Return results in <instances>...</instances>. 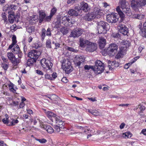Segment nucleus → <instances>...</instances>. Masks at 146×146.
<instances>
[{
    "mask_svg": "<svg viewBox=\"0 0 146 146\" xmlns=\"http://www.w3.org/2000/svg\"><path fill=\"white\" fill-rule=\"evenodd\" d=\"M93 12L95 16H96V18H100L104 15L103 11L97 7L94 8Z\"/></svg>",
    "mask_w": 146,
    "mask_h": 146,
    "instance_id": "nucleus-11",
    "label": "nucleus"
},
{
    "mask_svg": "<svg viewBox=\"0 0 146 146\" xmlns=\"http://www.w3.org/2000/svg\"><path fill=\"white\" fill-rule=\"evenodd\" d=\"M12 43L15 44L17 42L16 36L15 35H13L12 37Z\"/></svg>",
    "mask_w": 146,
    "mask_h": 146,
    "instance_id": "nucleus-57",
    "label": "nucleus"
},
{
    "mask_svg": "<svg viewBox=\"0 0 146 146\" xmlns=\"http://www.w3.org/2000/svg\"><path fill=\"white\" fill-rule=\"evenodd\" d=\"M132 63L129 62L126 64L124 66V68L125 69H128L129 66L132 64Z\"/></svg>",
    "mask_w": 146,
    "mask_h": 146,
    "instance_id": "nucleus-60",
    "label": "nucleus"
},
{
    "mask_svg": "<svg viewBox=\"0 0 146 146\" xmlns=\"http://www.w3.org/2000/svg\"><path fill=\"white\" fill-rule=\"evenodd\" d=\"M71 21V20L70 19L68 18V17H66V18L64 19V23H65V24H64V25L67 26L68 25V23L66 24V23L67 22L68 23H70Z\"/></svg>",
    "mask_w": 146,
    "mask_h": 146,
    "instance_id": "nucleus-48",
    "label": "nucleus"
},
{
    "mask_svg": "<svg viewBox=\"0 0 146 146\" xmlns=\"http://www.w3.org/2000/svg\"><path fill=\"white\" fill-rule=\"evenodd\" d=\"M26 29L28 33H31L33 31H34V29L33 27L32 26H28L26 27Z\"/></svg>",
    "mask_w": 146,
    "mask_h": 146,
    "instance_id": "nucleus-43",
    "label": "nucleus"
},
{
    "mask_svg": "<svg viewBox=\"0 0 146 146\" xmlns=\"http://www.w3.org/2000/svg\"><path fill=\"white\" fill-rule=\"evenodd\" d=\"M21 60L19 58H16L15 57L10 61L11 62L14 66H16L18 65V64L20 62Z\"/></svg>",
    "mask_w": 146,
    "mask_h": 146,
    "instance_id": "nucleus-22",
    "label": "nucleus"
},
{
    "mask_svg": "<svg viewBox=\"0 0 146 146\" xmlns=\"http://www.w3.org/2000/svg\"><path fill=\"white\" fill-rule=\"evenodd\" d=\"M88 112L94 115L100 116L102 115L101 113L99 112L98 110H88Z\"/></svg>",
    "mask_w": 146,
    "mask_h": 146,
    "instance_id": "nucleus-27",
    "label": "nucleus"
},
{
    "mask_svg": "<svg viewBox=\"0 0 146 146\" xmlns=\"http://www.w3.org/2000/svg\"><path fill=\"white\" fill-rule=\"evenodd\" d=\"M107 20L109 23H115L118 21V18L114 13L108 15L107 16Z\"/></svg>",
    "mask_w": 146,
    "mask_h": 146,
    "instance_id": "nucleus-8",
    "label": "nucleus"
},
{
    "mask_svg": "<svg viewBox=\"0 0 146 146\" xmlns=\"http://www.w3.org/2000/svg\"><path fill=\"white\" fill-rule=\"evenodd\" d=\"M35 139L37 141L39 142L40 143H44L46 142V140L44 138L41 139H38L35 138Z\"/></svg>",
    "mask_w": 146,
    "mask_h": 146,
    "instance_id": "nucleus-44",
    "label": "nucleus"
},
{
    "mask_svg": "<svg viewBox=\"0 0 146 146\" xmlns=\"http://www.w3.org/2000/svg\"><path fill=\"white\" fill-rule=\"evenodd\" d=\"M48 98L50 99L51 100H54V98H56L57 100H59V98L57 97V96L54 94L52 95V96H46Z\"/></svg>",
    "mask_w": 146,
    "mask_h": 146,
    "instance_id": "nucleus-46",
    "label": "nucleus"
},
{
    "mask_svg": "<svg viewBox=\"0 0 146 146\" xmlns=\"http://www.w3.org/2000/svg\"><path fill=\"white\" fill-rule=\"evenodd\" d=\"M131 144L133 146H139L138 143L137 141L131 142Z\"/></svg>",
    "mask_w": 146,
    "mask_h": 146,
    "instance_id": "nucleus-63",
    "label": "nucleus"
},
{
    "mask_svg": "<svg viewBox=\"0 0 146 146\" xmlns=\"http://www.w3.org/2000/svg\"><path fill=\"white\" fill-rule=\"evenodd\" d=\"M41 63L43 67L47 70H50L53 65L52 63L49 60L45 58L42 60Z\"/></svg>",
    "mask_w": 146,
    "mask_h": 146,
    "instance_id": "nucleus-6",
    "label": "nucleus"
},
{
    "mask_svg": "<svg viewBox=\"0 0 146 146\" xmlns=\"http://www.w3.org/2000/svg\"><path fill=\"white\" fill-rule=\"evenodd\" d=\"M7 56L10 61L15 57L14 54L11 52H8L7 54Z\"/></svg>",
    "mask_w": 146,
    "mask_h": 146,
    "instance_id": "nucleus-35",
    "label": "nucleus"
},
{
    "mask_svg": "<svg viewBox=\"0 0 146 146\" xmlns=\"http://www.w3.org/2000/svg\"><path fill=\"white\" fill-rule=\"evenodd\" d=\"M2 66L5 70H6L8 67V65L4 63H2Z\"/></svg>",
    "mask_w": 146,
    "mask_h": 146,
    "instance_id": "nucleus-56",
    "label": "nucleus"
},
{
    "mask_svg": "<svg viewBox=\"0 0 146 146\" xmlns=\"http://www.w3.org/2000/svg\"><path fill=\"white\" fill-rule=\"evenodd\" d=\"M131 8L134 10H136L139 7L138 1L135 0H132L131 2Z\"/></svg>",
    "mask_w": 146,
    "mask_h": 146,
    "instance_id": "nucleus-18",
    "label": "nucleus"
},
{
    "mask_svg": "<svg viewBox=\"0 0 146 146\" xmlns=\"http://www.w3.org/2000/svg\"><path fill=\"white\" fill-rule=\"evenodd\" d=\"M54 120L56 124L59 125V126L54 125L55 131L60 134L63 133L64 131V125H63L64 122L59 117L55 118Z\"/></svg>",
    "mask_w": 146,
    "mask_h": 146,
    "instance_id": "nucleus-1",
    "label": "nucleus"
},
{
    "mask_svg": "<svg viewBox=\"0 0 146 146\" xmlns=\"http://www.w3.org/2000/svg\"><path fill=\"white\" fill-rule=\"evenodd\" d=\"M45 13L44 12L40 11L39 13V17L38 20L39 23H41L43 21H45Z\"/></svg>",
    "mask_w": 146,
    "mask_h": 146,
    "instance_id": "nucleus-23",
    "label": "nucleus"
},
{
    "mask_svg": "<svg viewBox=\"0 0 146 146\" xmlns=\"http://www.w3.org/2000/svg\"><path fill=\"white\" fill-rule=\"evenodd\" d=\"M90 9V7L87 3L84 1L81 2L80 9H79V10H82L84 12H86L88 11Z\"/></svg>",
    "mask_w": 146,
    "mask_h": 146,
    "instance_id": "nucleus-12",
    "label": "nucleus"
},
{
    "mask_svg": "<svg viewBox=\"0 0 146 146\" xmlns=\"http://www.w3.org/2000/svg\"><path fill=\"white\" fill-rule=\"evenodd\" d=\"M73 68L71 62L67 59H64V71L66 73L68 74L72 71Z\"/></svg>",
    "mask_w": 146,
    "mask_h": 146,
    "instance_id": "nucleus-7",
    "label": "nucleus"
},
{
    "mask_svg": "<svg viewBox=\"0 0 146 146\" xmlns=\"http://www.w3.org/2000/svg\"><path fill=\"white\" fill-rule=\"evenodd\" d=\"M41 54L40 51L36 50H33L29 52L28 56L30 58L33 59L34 62H36V60Z\"/></svg>",
    "mask_w": 146,
    "mask_h": 146,
    "instance_id": "nucleus-5",
    "label": "nucleus"
},
{
    "mask_svg": "<svg viewBox=\"0 0 146 146\" xmlns=\"http://www.w3.org/2000/svg\"><path fill=\"white\" fill-rule=\"evenodd\" d=\"M45 78L50 80H52V78H51V75L50 74H45Z\"/></svg>",
    "mask_w": 146,
    "mask_h": 146,
    "instance_id": "nucleus-55",
    "label": "nucleus"
},
{
    "mask_svg": "<svg viewBox=\"0 0 146 146\" xmlns=\"http://www.w3.org/2000/svg\"><path fill=\"white\" fill-rule=\"evenodd\" d=\"M118 29L119 32L123 35H128L127 34L129 33L128 29L125 25L121 23L119 24Z\"/></svg>",
    "mask_w": 146,
    "mask_h": 146,
    "instance_id": "nucleus-9",
    "label": "nucleus"
},
{
    "mask_svg": "<svg viewBox=\"0 0 146 146\" xmlns=\"http://www.w3.org/2000/svg\"><path fill=\"white\" fill-rule=\"evenodd\" d=\"M57 77V74L56 72H53L51 75V78H52V80H54Z\"/></svg>",
    "mask_w": 146,
    "mask_h": 146,
    "instance_id": "nucleus-59",
    "label": "nucleus"
},
{
    "mask_svg": "<svg viewBox=\"0 0 146 146\" xmlns=\"http://www.w3.org/2000/svg\"><path fill=\"white\" fill-rule=\"evenodd\" d=\"M20 50L19 46L17 44H15L14 48L12 49V52L15 54H17Z\"/></svg>",
    "mask_w": 146,
    "mask_h": 146,
    "instance_id": "nucleus-31",
    "label": "nucleus"
},
{
    "mask_svg": "<svg viewBox=\"0 0 146 146\" xmlns=\"http://www.w3.org/2000/svg\"><path fill=\"white\" fill-rule=\"evenodd\" d=\"M84 68L86 70H89L90 69H92L94 71L93 66L86 65L84 66Z\"/></svg>",
    "mask_w": 146,
    "mask_h": 146,
    "instance_id": "nucleus-50",
    "label": "nucleus"
},
{
    "mask_svg": "<svg viewBox=\"0 0 146 146\" xmlns=\"http://www.w3.org/2000/svg\"><path fill=\"white\" fill-rule=\"evenodd\" d=\"M6 7H7V10H15L17 8V7L16 5H8L7 6V7L6 6Z\"/></svg>",
    "mask_w": 146,
    "mask_h": 146,
    "instance_id": "nucleus-36",
    "label": "nucleus"
},
{
    "mask_svg": "<svg viewBox=\"0 0 146 146\" xmlns=\"http://www.w3.org/2000/svg\"><path fill=\"white\" fill-rule=\"evenodd\" d=\"M57 11V9L55 7L52 8L51 11L50 13V15L52 17L55 14Z\"/></svg>",
    "mask_w": 146,
    "mask_h": 146,
    "instance_id": "nucleus-47",
    "label": "nucleus"
},
{
    "mask_svg": "<svg viewBox=\"0 0 146 146\" xmlns=\"http://www.w3.org/2000/svg\"><path fill=\"white\" fill-rule=\"evenodd\" d=\"M143 27L144 34H142V36L146 37V22L143 23Z\"/></svg>",
    "mask_w": 146,
    "mask_h": 146,
    "instance_id": "nucleus-45",
    "label": "nucleus"
},
{
    "mask_svg": "<svg viewBox=\"0 0 146 146\" xmlns=\"http://www.w3.org/2000/svg\"><path fill=\"white\" fill-rule=\"evenodd\" d=\"M138 108H139L140 109L141 111H143L145 110V106H141L140 105H139L138 106V107L137 108V109Z\"/></svg>",
    "mask_w": 146,
    "mask_h": 146,
    "instance_id": "nucleus-58",
    "label": "nucleus"
},
{
    "mask_svg": "<svg viewBox=\"0 0 146 146\" xmlns=\"http://www.w3.org/2000/svg\"><path fill=\"white\" fill-rule=\"evenodd\" d=\"M84 32L83 29L80 28H76L72 30L69 35L70 37L76 38L81 35Z\"/></svg>",
    "mask_w": 146,
    "mask_h": 146,
    "instance_id": "nucleus-4",
    "label": "nucleus"
},
{
    "mask_svg": "<svg viewBox=\"0 0 146 146\" xmlns=\"http://www.w3.org/2000/svg\"><path fill=\"white\" fill-rule=\"evenodd\" d=\"M112 35L113 37L115 38H117L120 37V35L118 33H113Z\"/></svg>",
    "mask_w": 146,
    "mask_h": 146,
    "instance_id": "nucleus-64",
    "label": "nucleus"
},
{
    "mask_svg": "<svg viewBox=\"0 0 146 146\" xmlns=\"http://www.w3.org/2000/svg\"><path fill=\"white\" fill-rule=\"evenodd\" d=\"M46 47L47 48H52V46L51 45V43L50 40L49 39H48L46 40Z\"/></svg>",
    "mask_w": 146,
    "mask_h": 146,
    "instance_id": "nucleus-38",
    "label": "nucleus"
},
{
    "mask_svg": "<svg viewBox=\"0 0 146 146\" xmlns=\"http://www.w3.org/2000/svg\"><path fill=\"white\" fill-rule=\"evenodd\" d=\"M18 122V121L17 119H13L12 121L11 122V124L9 125H14L15 124L17 123Z\"/></svg>",
    "mask_w": 146,
    "mask_h": 146,
    "instance_id": "nucleus-49",
    "label": "nucleus"
},
{
    "mask_svg": "<svg viewBox=\"0 0 146 146\" xmlns=\"http://www.w3.org/2000/svg\"><path fill=\"white\" fill-rule=\"evenodd\" d=\"M52 17V16H51L50 15L49 16L45 17L44 21H49L51 20Z\"/></svg>",
    "mask_w": 146,
    "mask_h": 146,
    "instance_id": "nucleus-54",
    "label": "nucleus"
},
{
    "mask_svg": "<svg viewBox=\"0 0 146 146\" xmlns=\"http://www.w3.org/2000/svg\"><path fill=\"white\" fill-rule=\"evenodd\" d=\"M38 16L34 15L29 20V23L32 25L35 24L38 21Z\"/></svg>",
    "mask_w": 146,
    "mask_h": 146,
    "instance_id": "nucleus-24",
    "label": "nucleus"
},
{
    "mask_svg": "<svg viewBox=\"0 0 146 146\" xmlns=\"http://www.w3.org/2000/svg\"><path fill=\"white\" fill-rule=\"evenodd\" d=\"M33 61H34L33 59L31 58L28 59L26 63L27 65L28 66H30L33 65Z\"/></svg>",
    "mask_w": 146,
    "mask_h": 146,
    "instance_id": "nucleus-40",
    "label": "nucleus"
},
{
    "mask_svg": "<svg viewBox=\"0 0 146 146\" xmlns=\"http://www.w3.org/2000/svg\"><path fill=\"white\" fill-rule=\"evenodd\" d=\"M123 137L124 138H129L132 136V134L130 132H127L122 134Z\"/></svg>",
    "mask_w": 146,
    "mask_h": 146,
    "instance_id": "nucleus-34",
    "label": "nucleus"
},
{
    "mask_svg": "<svg viewBox=\"0 0 146 146\" xmlns=\"http://www.w3.org/2000/svg\"><path fill=\"white\" fill-rule=\"evenodd\" d=\"M117 49L118 46L116 44H111L108 49L107 53L109 56H113L117 52Z\"/></svg>",
    "mask_w": 146,
    "mask_h": 146,
    "instance_id": "nucleus-3",
    "label": "nucleus"
},
{
    "mask_svg": "<svg viewBox=\"0 0 146 146\" xmlns=\"http://www.w3.org/2000/svg\"><path fill=\"white\" fill-rule=\"evenodd\" d=\"M60 16H59L57 17V20L59 22V25H60L62 27L60 28V31L62 33L63 35H64V27L63 26V21L61 20V17H60Z\"/></svg>",
    "mask_w": 146,
    "mask_h": 146,
    "instance_id": "nucleus-21",
    "label": "nucleus"
},
{
    "mask_svg": "<svg viewBox=\"0 0 146 146\" xmlns=\"http://www.w3.org/2000/svg\"><path fill=\"white\" fill-rule=\"evenodd\" d=\"M138 1L139 7L143 6L146 4V0H139Z\"/></svg>",
    "mask_w": 146,
    "mask_h": 146,
    "instance_id": "nucleus-37",
    "label": "nucleus"
},
{
    "mask_svg": "<svg viewBox=\"0 0 146 146\" xmlns=\"http://www.w3.org/2000/svg\"><path fill=\"white\" fill-rule=\"evenodd\" d=\"M97 44L90 42L87 46L86 48V50L89 52H92L95 50L97 48Z\"/></svg>",
    "mask_w": 146,
    "mask_h": 146,
    "instance_id": "nucleus-10",
    "label": "nucleus"
},
{
    "mask_svg": "<svg viewBox=\"0 0 146 146\" xmlns=\"http://www.w3.org/2000/svg\"><path fill=\"white\" fill-rule=\"evenodd\" d=\"M42 128L50 133H52L54 132V129L52 127L48 125H43Z\"/></svg>",
    "mask_w": 146,
    "mask_h": 146,
    "instance_id": "nucleus-17",
    "label": "nucleus"
},
{
    "mask_svg": "<svg viewBox=\"0 0 146 146\" xmlns=\"http://www.w3.org/2000/svg\"><path fill=\"white\" fill-rule=\"evenodd\" d=\"M8 13H9L8 16L9 21L10 23H13L15 20V13L14 12L12 11V10H10L8 11Z\"/></svg>",
    "mask_w": 146,
    "mask_h": 146,
    "instance_id": "nucleus-15",
    "label": "nucleus"
},
{
    "mask_svg": "<svg viewBox=\"0 0 146 146\" xmlns=\"http://www.w3.org/2000/svg\"><path fill=\"white\" fill-rule=\"evenodd\" d=\"M78 0H68L67 3L68 4H72L78 2Z\"/></svg>",
    "mask_w": 146,
    "mask_h": 146,
    "instance_id": "nucleus-53",
    "label": "nucleus"
},
{
    "mask_svg": "<svg viewBox=\"0 0 146 146\" xmlns=\"http://www.w3.org/2000/svg\"><path fill=\"white\" fill-rule=\"evenodd\" d=\"M123 10V11L124 12L126 13H129L131 12L130 9L129 8L127 7L126 8H125V9H123V10Z\"/></svg>",
    "mask_w": 146,
    "mask_h": 146,
    "instance_id": "nucleus-51",
    "label": "nucleus"
},
{
    "mask_svg": "<svg viewBox=\"0 0 146 146\" xmlns=\"http://www.w3.org/2000/svg\"><path fill=\"white\" fill-rule=\"evenodd\" d=\"M60 44H59L56 41H53L52 43V47H54V46H55V47L54 48L55 49H57L58 48H59L60 47Z\"/></svg>",
    "mask_w": 146,
    "mask_h": 146,
    "instance_id": "nucleus-39",
    "label": "nucleus"
},
{
    "mask_svg": "<svg viewBox=\"0 0 146 146\" xmlns=\"http://www.w3.org/2000/svg\"><path fill=\"white\" fill-rule=\"evenodd\" d=\"M116 10L121 18H122L125 17L124 14L121 10L119 6L117 7Z\"/></svg>",
    "mask_w": 146,
    "mask_h": 146,
    "instance_id": "nucleus-30",
    "label": "nucleus"
},
{
    "mask_svg": "<svg viewBox=\"0 0 146 146\" xmlns=\"http://www.w3.org/2000/svg\"><path fill=\"white\" fill-rule=\"evenodd\" d=\"M79 42L80 46L84 47L86 45L87 46L90 43V42L82 38L80 39Z\"/></svg>",
    "mask_w": 146,
    "mask_h": 146,
    "instance_id": "nucleus-20",
    "label": "nucleus"
},
{
    "mask_svg": "<svg viewBox=\"0 0 146 146\" xmlns=\"http://www.w3.org/2000/svg\"><path fill=\"white\" fill-rule=\"evenodd\" d=\"M46 115L49 118L53 117L55 118L56 117H56V115L55 114L50 111H47L46 112Z\"/></svg>",
    "mask_w": 146,
    "mask_h": 146,
    "instance_id": "nucleus-33",
    "label": "nucleus"
},
{
    "mask_svg": "<svg viewBox=\"0 0 146 146\" xmlns=\"http://www.w3.org/2000/svg\"><path fill=\"white\" fill-rule=\"evenodd\" d=\"M102 27H104L106 29H109L110 26L107 23L103 21H101L98 22V25Z\"/></svg>",
    "mask_w": 146,
    "mask_h": 146,
    "instance_id": "nucleus-19",
    "label": "nucleus"
},
{
    "mask_svg": "<svg viewBox=\"0 0 146 146\" xmlns=\"http://www.w3.org/2000/svg\"><path fill=\"white\" fill-rule=\"evenodd\" d=\"M8 118L6 117V118H4L2 119V121L5 124H8L9 122L8 121Z\"/></svg>",
    "mask_w": 146,
    "mask_h": 146,
    "instance_id": "nucleus-62",
    "label": "nucleus"
},
{
    "mask_svg": "<svg viewBox=\"0 0 146 146\" xmlns=\"http://www.w3.org/2000/svg\"><path fill=\"white\" fill-rule=\"evenodd\" d=\"M46 31L44 28L42 29L41 31V38L42 40L43 41L44 39L45 36Z\"/></svg>",
    "mask_w": 146,
    "mask_h": 146,
    "instance_id": "nucleus-41",
    "label": "nucleus"
},
{
    "mask_svg": "<svg viewBox=\"0 0 146 146\" xmlns=\"http://www.w3.org/2000/svg\"><path fill=\"white\" fill-rule=\"evenodd\" d=\"M94 71L95 73L100 74L104 70V64L100 60H96L95 65L93 66Z\"/></svg>",
    "mask_w": 146,
    "mask_h": 146,
    "instance_id": "nucleus-2",
    "label": "nucleus"
},
{
    "mask_svg": "<svg viewBox=\"0 0 146 146\" xmlns=\"http://www.w3.org/2000/svg\"><path fill=\"white\" fill-rule=\"evenodd\" d=\"M120 7L122 10L125 9L127 7L126 1L125 0H122L120 1Z\"/></svg>",
    "mask_w": 146,
    "mask_h": 146,
    "instance_id": "nucleus-32",
    "label": "nucleus"
},
{
    "mask_svg": "<svg viewBox=\"0 0 146 146\" xmlns=\"http://www.w3.org/2000/svg\"><path fill=\"white\" fill-rule=\"evenodd\" d=\"M51 33L50 32V28H48L46 31V35L48 36H50L51 35Z\"/></svg>",
    "mask_w": 146,
    "mask_h": 146,
    "instance_id": "nucleus-61",
    "label": "nucleus"
},
{
    "mask_svg": "<svg viewBox=\"0 0 146 146\" xmlns=\"http://www.w3.org/2000/svg\"><path fill=\"white\" fill-rule=\"evenodd\" d=\"M106 44V40L103 38H101L100 39L99 42V46L100 48L102 49L105 46Z\"/></svg>",
    "mask_w": 146,
    "mask_h": 146,
    "instance_id": "nucleus-25",
    "label": "nucleus"
},
{
    "mask_svg": "<svg viewBox=\"0 0 146 146\" xmlns=\"http://www.w3.org/2000/svg\"><path fill=\"white\" fill-rule=\"evenodd\" d=\"M98 33L99 34H105L106 33L107 31L109 29H106L104 27L97 26Z\"/></svg>",
    "mask_w": 146,
    "mask_h": 146,
    "instance_id": "nucleus-26",
    "label": "nucleus"
},
{
    "mask_svg": "<svg viewBox=\"0 0 146 146\" xmlns=\"http://www.w3.org/2000/svg\"><path fill=\"white\" fill-rule=\"evenodd\" d=\"M84 18L87 21H90L96 18V16H95L92 12L86 14Z\"/></svg>",
    "mask_w": 146,
    "mask_h": 146,
    "instance_id": "nucleus-14",
    "label": "nucleus"
},
{
    "mask_svg": "<svg viewBox=\"0 0 146 146\" xmlns=\"http://www.w3.org/2000/svg\"><path fill=\"white\" fill-rule=\"evenodd\" d=\"M138 27L140 29V31L139 32L140 34L142 36V34H144V30L143 29H142V26L141 25H139L138 26Z\"/></svg>",
    "mask_w": 146,
    "mask_h": 146,
    "instance_id": "nucleus-52",
    "label": "nucleus"
},
{
    "mask_svg": "<svg viewBox=\"0 0 146 146\" xmlns=\"http://www.w3.org/2000/svg\"><path fill=\"white\" fill-rule=\"evenodd\" d=\"M79 10V9L77 7H76L75 10L71 9L68 12V13L71 16H77L78 15V11Z\"/></svg>",
    "mask_w": 146,
    "mask_h": 146,
    "instance_id": "nucleus-16",
    "label": "nucleus"
},
{
    "mask_svg": "<svg viewBox=\"0 0 146 146\" xmlns=\"http://www.w3.org/2000/svg\"><path fill=\"white\" fill-rule=\"evenodd\" d=\"M76 64L78 66L82 64H83L84 61L85 59L82 56H76L75 57Z\"/></svg>",
    "mask_w": 146,
    "mask_h": 146,
    "instance_id": "nucleus-13",
    "label": "nucleus"
},
{
    "mask_svg": "<svg viewBox=\"0 0 146 146\" xmlns=\"http://www.w3.org/2000/svg\"><path fill=\"white\" fill-rule=\"evenodd\" d=\"M125 51V50L122 49V47H121L120 48V50L117 53V54L115 56V58L117 59H118L121 57L123 54L124 52Z\"/></svg>",
    "mask_w": 146,
    "mask_h": 146,
    "instance_id": "nucleus-28",
    "label": "nucleus"
},
{
    "mask_svg": "<svg viewBox=\"0 0 146 146\" xmlns=\"http://www.w3.org/2000/svg\"><path fill=\"white\" fill-rule=\"evenodd\" d=\"M118 63V62H116L115 61H113V62H112L111 64V65H108V67L109 68L110 70H112V69L113 68V66L114 65L117 64V63ZM118 65H117V66H119L118 64H117Z\"/></svg>",
    "mask_w": 146,
    "mask_h": 146,
    "instance_id": "nucleus-42",
    "label": "nucleus"
},
{
    "mask_svg": "<svg viewBox=\"0 0 146 146\" xmlns=\"http://www.w3.org/2000/svg\"><path fill=\"white\" fill-rule=\"evenodd\" d=\"M129 42L127 40L123 41L122 43V49L126 50L127 48L129 46Z\"/></svg>",
    "mask_w": 146,
    "mask_h": 146,
    "instance_id": "nucleus-29",
    "label": "nucleus"
}]
</instances>
